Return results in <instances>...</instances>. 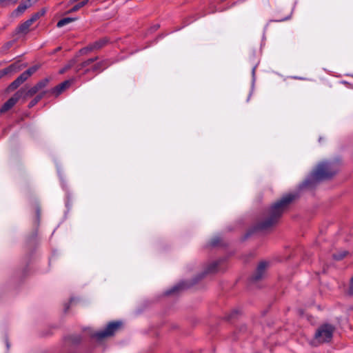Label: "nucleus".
Instances as JSON below:
<instances>
[{
  "label": "nucleus",
  "instance_id": "f257e3e1",
  "mask_svg": "<svg viewBox=\"0 0 353 353\" xmlns=\"http://www.w3.org/2000/svg\"><path fill=\"white\" fill-rule=\"evenodd\" d=\"M297 198L296 194H288L275 203L269 209L266 217L259 223L258 228L266 230L276 225L290 205Z\"/></svg>",
  "mask_w": 353,
  "mask_h": 353
},
{
  "label": "nucleus",
  "instance_id": "f03ea898",
  "mask_svg": "<svg viewBox=\"0 0 353 353\" xmlns=\"http://www.w3.org/2000/svg\"><path fill=\"white\" fill-rule=\"evenodd\" d=\"M339 164L336 161L319 163L316 169L311 173L310 178L305 181L304 185L310 188L320 181L330 179L338 172L337 165Z\"/></svg>",
  "mask_w": 353,
  "mask_h": 353
},
{
  "label": "nucleus",
  "instance_id": "7ed1b4c3",
  "mask_svg": "<svg viewBox=\"0 0 353 353\" xmlns=\"http://www.w3.org/2000/svg\"><path fill=\"white\" fill-rule=\"evenodd\" d=\"M97 59L98 57H95L82 62L77 67V72H79L81 70L85 68L84 72L85 73L90 71L93 72H101L109 66V63L107 60H101L97 62L90 68V66Z\"/></svg>",
  "mask_w": 353,
  "mask_h": 353
},
{
  "label": "nucleus",
  "instance_id": "20e7f679",
  "mask_svg": "<svg viewBox=\"0 0 353 353\" xmlns=\"http://www.w3.org/2000/svg\"><path fill=\"white\" fill-rule=\"evenodd\" d=\"M334 328L332 325L325 324L321 326L315 334V339L319 343H325L331 341Z\"/></svg>",
  "mask_w": 353,
  "mask_h": 353
},
{
  "label": "nucleus",
  "instance_id": "39448f33",
  "mask_svg": "<svg viewBox=\"0 0 353 353\" xmlns=\"http://www.w3.org/2000/svg\"><path fill=\"white\" fill-rule=\"evenodd\" d=\"M270 266V263L266 261H261L256 269L255 272L251 277L252 282L256 283L263 280L267 276L268 270Z\"/></svg>",
  "mask_w": 353,
  "mask_h": 353
},
{
  "label": "nucleus",
  "instance_id": "423d86ee",
  "mask_svg": "<svg viewBox=\"0 0 353 353\" xmlns=\"http://www.w3.org/2000/svg\"><path fill=\"white\" fill-rule=\"evenodd\" d=\"M121 323L120 322L110 323L104 330L96 332L94 334V337L100 340L108 336H111L121 327Z\"/></svg>",
  "mask_w": 353,
  "mask_h": 353
},
{
  "label": "nucleus",
  "instance_id": "0eeeda50",
  "mask_svg": "<svg viewBox=\"0 0 353 353\" xmlns=\"http://www.w3.org/2000/svg\"><path fill=\"white\" fill-rule=\"evenodd\" d=\"M23 97L22 90L17 92L11 98H10L0 108V113L3 114L10 110Z\"/></svg>",
  "mask_w": 353,
  "mask_h": 353
},
{
  "label": "nucleus",
  "instance_id": "6e6552de",
  "mask_svg": "<svg viewBox=\"0 0 353 353\" xmlns=\"http://www.w3.org/2000/svg\"><path fill=\"white\" fill-rule=\"evenodd\" d=\"M108 42V39L102 38V39L94 42L93 43H91V44L88 45V46L82 48L80 50V53L81 54H85L88 53L89 52L99 50V49L102 48L103 46H105Z\"/></svg>",
  "mask_w": 353,
  "mask_h": 353
},
{
  "label": "nucleus",
  "instance_id": "1a4fd4ad",
  "mask_svg": "<svg viewBox=\"0 0 353 353\" xmlns=\"http://www.w3.org/2000/svg\"><path fill=\"white\" fill-rule=\"evenodd\" d=\"M71 83L70 81H65L59 84L56 87L52 88L50 90H46V94L50 95L58 96L63 91H64L66 88H68L70 85Z\"/></svg>",
  "mask_w": 353,
  "mask_h": 353
},
{
  "label": "nucleus",
  "instance_id": "9d476101",
  "mask_svg": "<svg viewBox=\"0 0 353 353\" xmlns=\"http://www.w3.org/2000/svg\"><path fill=\"white\" fill-rule=\"evenodd\" d=\"M32 0H27L21 2L18 7L12 12V17H18L21 15L28 8L32 6Z\"/></svg>",
  "mask_w": 353,
  "mask_h": 353
},
{
  "label": "nucleus",
  "instance_id": "9b49d317",
  "mask_svg": "<svg viewBox=\"0 0 353 353\" xmlns=\"http://www.w3.org/2000/svg\"><path fill=\"white\" fill-rule=\"evenodd\" d=\"M32 26L30 23L26 20L23 23H21L15 29L14 34H26L30 32V28Z\"/></svg>",
  "mask_w": 353,
  "mask_h": 353
},
{
  "label": "nucleus",
  "instance_id": "f8f14e48",
  "mask_svg": "<svg viewBox=\"0 0 353 353\" xmlns=\"http://www.w3.org/2000/svg\"><path fill=\"white\" fill-rule=\"evenodd\" d=\"M46 94V91L41 92L39 94H38L34 99H32L30 102L29 107L32 108V107L34 106Z\"/></svg>",
  "mask_w": 353,
  "mask_h": 353
},
{
  "label": "nucleus",
  "instance_id": "ddd939ff",
  "mask_svg": "<svg viewBox=\"0 0 353 353\" xmlns=\"http://www.w3.org/2000/svg\"><path fill=\"white\" fill-rule=\"evenodd\" d=\"M48 82L49 80L48 79H44L39 81L34 86L38 92H40L48 85Z\"/></svg>",
  "mask_w": 353,
  "mask_h": 353
},
{
  "label": "nucleus",
  "instance_id": "4468645a",
  "mask_svg": "<svg viewBox=\"0 0 353 353\" xmlns=\"http://www.w3.org/2000/svg\"><path fill=\"white\" fill-rule=\"evenodd\" d=\"M22 91H23V96L24 97H32L36 93L39 92L38 90H37V88H35L34 85L33 87H32L31 88H30L26 92H24L23 90H22Z\"/></svg>",
  "mask_w": 353,
  "mask_h": 353
},
{
  "label": "nucleus",
  "instance_id": "2eb2a0df",
  "mask_svg": "<svg viewBox=\"0 0 353 353\" xmlns=\"http://www.w3.org/2000/svg\"><path fill=\"white\" fill-rule=\"evenodd\" d=\"M219 264V261L212 262L208 268L207 272L212 273L218 270V265Z\"/></svg>",
  "mask_w": 353,
  "mask_h": 353
},
{
  "label": "nucleus",
  "instance_id": "dca6fc26",
  "mask_svg": "<svg viewBox=\"0 0 353 353\" xmlns=\"http://www.w3.org/2000/svg\"><path fill=\"white\" fill-rule=\"evenodd\" d=\"M74 20V19L73 18H70V17L63 18V19H61L60 21H59V22L57 23V27H59V28L63 27V26H65L66 24H68L69 23L73 21Z\"/></svg>",
  "mask_w": 353,
  "mask_h": 353
},
{
  "label": "nucleus",
  "instance_id": "f3484780",
  "mask_svg": "<svg viewBox=\"0 0 353 353\" xmlns=\"http://www.w3.org/2000/svg\"><path fill=\"white\" fill-rule=\"evenodd\" d=\"M17 70V66L16 64H12L8 68L3 69L1 72L3 74H8L9 73H11L12 72H16Z\"/></svg>",
  "mask_w": 353,
  "mask_h": 353
},
{
  "label": "nucleus",
  "instance_id": "a211bd4d",
  "mask_svg": "<svg viewBox=\"0 0 353 353\" xmlns=\"http://www.w3.org/2000/svg\"><path fill=\"white\" fill-rule=\"evenodd\" d=\"M88 0H83L81 2L77 3V5H75L70 9V12H76V11L79 10L80 8H81L85 5H86L88 3Z\"/></svg>",
  "mask_w": 353,
  "mask_h": 353
},
{
  "label": "nucleus",
  "instance_id": "6ab92c4d",
  "mask_svg": "<svg viewBox=\"0 0 353 353\" xmlns=\"http://www.w3.org/2000/svg\"><path fill=\"white\" fill-rule=\"evenodd\" d=\"M44 14V12H37L32 15V17L28 19L30 24H33L40 17Z\"/></svg>",
  "mask_w": 353,
  "mask_h": 353
},
{
  "label": "nucleus",
  "instance_id": "aec40b11",
  "mask_svg": "<svg viewBox=\"0 0 353 353\" xmlns=\"http://www.w3.org/2000/svg\"><path fill=\"white\" fill-rule=\"evenodd\" d=\"M348 254L347 251L343 250L339 252L338 254H333V257L336 260H341Z\"/></svg>",
  "mask_w": 353,
  "mask_h": 353
},
{
  "label": "nucleus",
  "instance_id": "412c9836",
  "mask_svg": "<svg viewBox=\"0 0 353 353\" xmlns=\"http://www.w3.org/2000/svg\"><path fill=\"white\" fill-rule=\"evenodd\" d=\"M38 68H39V67L37 65H34V66L28 68L27 70H26L25 72L30 77L38 70Z\"/></svg>",
  "mask_w": 353,
  "mask_h": 353
},
{
  "label": "nucleus",
  "instance_id": "4be33fe9",
  "mask_svg": "<svg viewBox=\"0 0 353 353\" xmlns=\"http://www.w3.org/2000/svg\"><path fill=\"white\" fill-rule=\"evenodd\" d=\"M29 77L27 75V74L25 72H23L19 77L17 78V79L20 84H22Z\"/></svg>",
  "mask_w": 353,
  "mask_h": 353
},
{
  "label": "nucleus",
  "instance_id": "5701e85b",
  "mask_svg": "<svg viewBox=\"0 0 353 353\" xmlns=\"http://www.w3.org/2000/svg\"><path fill=\"white\" fill-rule=\"evenodd\" d=\"M221 238L219 236H216L212 239V241L210 242V245L212 246H217L221 244Z\"/></svg>",
  "mask_w": 353,
  "mask_h": 353
},
{
  "label": "nucleus",
  "instance_id": "b1692460",
  "mask_svg": "<svg viewBox=\"0 0 353 353\" xmlns=\"http://www.w3.org/2000/svg\"><path fill=\"white\" fill-rule=\"evenodd\" d=\"M13 41H8L2 47L3 50L4 52L8 51L13 46Z\"/></svg>",
  "mask_w": 353,
  "mask_h": 353
},
{
  "label": "nucleus",
  "instance_id": "393cba45",
  "mask_svg": "<svg viewBox=\"0 0 353 353\" xmlns=\"http://www.w3.org/2000/svg\"><path fill=\"white\" fill-rule=\"evenodd\" d=\"M21 84L19 83V82L17 81V79H16L10 85V88L11 90H14V89H17Z\"/></svg>",
  "mask_w": 353,
  "mask_h": 353
},
{
  "label": "nucleus",
  "instance_id": "a878e982",
  "mask_svg": "<svg viewBox=\"0 0 353 353\" xmlns=\"http://www.w3.org/2000/svg\"><path fill=\"white\" fill-rule=\"evenodd\" d=\"M183 285L184 284L183 283H180L176 286H174L169 292L168 294H171V293H174L176 291H178L179 289L183 288Z\"/></svg>",
  "mask_w": 353,
  "mask_h": 353
},
{
  "label": "nucleus",
  "instance_id": "bb28decb",
  "mask_svg": "<svg viewBox=\"0 0 353 353\" xmlns=\"http://www.w3.org/2000/svg\"><path fill=\"white\" fill-rule=\"evenodd\" d=\"M348 294L351 296H353V277L350 280V288H349V290H348Z\"/></svg>",
  "mask_w": 353,
  "mask_h": 353
},
{
  "label": "nucleus",
  "instance_id": "cd10ccee",
  "mask_svg": "<svg viewBox=\"0 0 353 353\" xmlns=\"http://www.w3.org/2000/svg\"><path fill=\"white\" fill-rule=\"evenodd\" d=\"M76 61L74 59L70 60L65 67L67 68V70H69L74 65Z\"/></svg>",
  "mask_w": 353,
  "mask_h": 353
},
{
  "label": "nucleus",
  "instance_id": "c85d7f7f",
  "mask_svg": "<svg viewBox=\"0 0 353 353\" xmlns=\"http://www.w3.org/2000/svg\"><path fill=\"white\" fill-rule=\"evenodd\" d=\"M18 0H0V1H4L6 4L9 3H16Z\"/></svg>",
  "mask_w": 353,
  "mask_h": 353
},
{
  "label": "nucleus",
  "instance_id": "c756f323",
  "mask_svg": "<svg viewBox=\"0 0 353 353\" xmlns=\"http://www.w3.org/2000/svg\"><path fill=\"white\" fill-rule=\"evenodd\" d=\"M68 70L65 67L63 68L61 70H60V73L61 74H63L65 72H66Z\"/></svg>",
  "mask_w": 353,
  "mask_h": 353
},
{
  "label": "nucleus",
  "instance_id": "7c9ffc66",
  "mask_svg": "<svg viewBox=\"0 0 353 353\" xmlns=\"http://www.w3.org/2000/svg\"><path fill=\"white\" fill-rule=\"evenodd\" d=\"M254 71H255V68H253V70H252L253 75L254 74Z\"/></svg>",
  "mask_w": 353,
  "mask_h": 353
},
{
  "label": "nucleus",
  "instance_id": "2f4dec72",
  "mask_svg": "<svg viewBox=\"0 0 353 353\" xmlns=\"http://www.w3.org/2000/svg\"><path fill=\"white\" fill-rule=\"evenodd\" d=\"M159 26H155V30L158 29Z\"/></svg>",
  "mask_w": 353,
  "mask_h": 353
},
{
  "label": "nucleus",
  "instance_id": "473e14b6",
  "mask_svg": "<svg viewBox=\"0 0 353 353\" xmlns=\"http://www.w3.org/2000/svg\"><path fill=\"white\" fill-rule=\"evenodd\" d=\"M1 3H6L4 1H0V4Z\"/></svg>",
  "mask_w": 353,
  "mask_h": 353
},
{
  "label": "nucleus",
  "instance_id": "72a5a7b5",
  "mask_svg": "<svg viewBox=\"0 0 353 353\" xmlns=\"http://www.w3.org/2000/svg\"><path fill=\"white\" fill-rule=\"evenodd\" d=\"M1 3H6L4 1H0V4Z\"/></svg>",
  "mask_w": 353,
  "mask_h": 353
}]
</instances>
